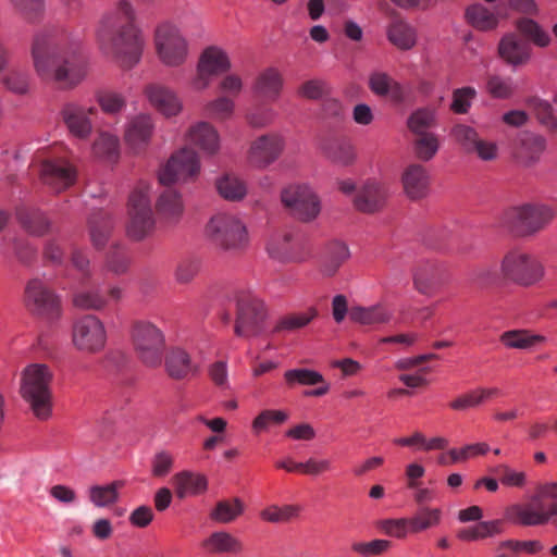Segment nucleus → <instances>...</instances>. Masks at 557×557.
<instances>
[{"mask_svg": "<svg viewBox=\"0 0 557 557\" xmlns=\"http://www.w3.org/2000/svg\"><path fill=\"white\" fill-rule=\"evenodd\" d=\"M30 54L37 76L61 89L75 88L86 76L82 40L65 28L49 27L37 32Z\"/></svg>", "mask_w": 557, "mask_h": 557, "instance_id": "f257e3e1", "label": "nucleus"}, {"mask_svg": "<svg viewBox=\"0 0 557 557\" xmlns=\"http://www.w3.org/2000/svg\"><path fill=\"white\" fill-rule=\"evenodd\" d=\"M96 36L100 50L119 67L131 70L140 62L146 38L129 0H117L101 16Z\"/></svg>", "mask_w": 557, "mask_h": 557, "instance_id": "f03ea898", "label": "nucleus"}, {"mask_svg": "<svg viewBox=\"0 0 557 557\" xmlns=\"http://www.w3.org/2000/svg\"><path fill=\"white\" fill-rule=\"evenodd\" d=\"M52 380L51 369L42 363L29 364L22 372L21 395L29 405L33 414L42 421L52 416Z\"/></svg>", "mask_w": 557, "mask_h": 557, "instance_id": "7ed1b4c3", "label": "nucleus"}, {"mask_svg": "<svg viewBox=\"0 0 557 557\" xmlns=\"http://www.w3.org/2000/svg\"><path fill=\"white\" fill-rule=\"evenodd\" d=\"M556 216L548 205L525 202L507 208L500 224L516 237H530L543 231Z\"/></svg>", "mask_w": 557, "mask_h": 557, "instance_id": "20e7f679", "label": "nucleus"}, {"mask_svg": "<svg viewBox=\"0 0 557 557\" xmlns=\"http://www.w3.org/2000/svg\"><path fill=\"white\" fill-rule=\"evenodd\" d=\"M209 240L220 250L232 253L244 251L249 245V235L244 222L235 215L220 213L206 226Z\"/></svg>", "mask_w": 557, "mask_h": 557, "instance_id": "39448f33", "label": "nucleus"}, {"mask_svg": "<svg viewBox=\"0 0 557 557\" xmlns=\"http://www.w3.org/2000/svg\"><path fill=\"white\" fill-rule=\"evenodd\" d=\"M152 41L156 55L164 66L181 67L186 63L189 44L173 22L158 23L153 29Z\"/></svg>", "mask_w": 557, "mask_h": 557, "instance_id": "423d86ee", "label": "nucleus"}, {"mask_svg": "<svg viewBox=\"0 0 557 557\" xmlns=\"http://www.w3.org/2000/svg\"><path fill=\"white\" fill-rule=\"evenodd\" d=\"M502 278L530 287L544 278L545 268L533 255L521 248L509 249L500 260Z\"/></svg>", "mask_w": 557, "mask_h": 557, "instance_id": "0eeeda50", "label": "nucleus"}, {"mask_svg": "<svg viewBox=\"0 0 557 557\" xmlns=\"http://www.w3.org/2000/svg\"><path fill=\"white\" fill-rule=\"evenodd\" d=\"M133 344L138 359L149 368L159 367L162 362L165 337L154 324L140 321L133 327Z\"/></svg>", "mask_w": 557, "mask_h": 557, "instance_id": "6e6552de", "label": "nucleus"}, {"mask_svg": "<svg viewBox=\"0 0 557 557\" xmlns=\"http://www.w3.org/2000/svg\"><path fill=\"white\" fill-rule=\"evenodd\" d=\"M149 186L139 185L129 196L127 235L134 240H141L154 227Z\"/></svg>", "mask_w": 557, "mask_h": 557, "instance_id": "1a4fd4ad", "label": "nucleus"}, {"mask_svg": "<svg viewBox=\"0 0 557 557\" xmlns=\"http://www.w3.org/2000/svg\"><path fill=\"white\" fill-rule=\"evenodd\" d=\"M236 302L235 334L240 337L259 335L264 329L267 317L263 302L249 292L238 293Z\"/></svg>", "mask_w": 557, "mask_h": 557, "instance_id": "9d476101", "label": "nucleus"}, {"mask_svg": "<svg viewBox=\"0 0 557 557\" xmlns=\"http://www.w3.org/2000/svg\"><path fill=\"white\" fill-rule=\"evenodd\" d=\"M26 308L47 321H55L62 314L61 298L39 278L30 280L25 287Z\"/></svg>", "mask_w": 557, "mask_h": 557, "instance_id": "9b49d317", "label": "nucleus"}, {"mask_svg": "<svg viewBox=\"0 0 557 557\" xmlns=\"http://www.w3.org/2000/svg\"><path fill=\"white\" fill-rule=\"evenodd\" d=\"M200 173V160L196 151L184 147L174 152L159 171L162 185L195 181Z\"/></svg>", "mask_w": 557, "mask_h": 557, "instance_id": "f8f14e48", "label": "nucleus"}, {"mask_svg": "<svg viewBox=\"0 0 557 557\" xmlns=\"http://www.w3.org/2000/svg\"><path fill=\"white\" fill-rule=\"evenodd\" d=\"M107 333L102 321L94 314H85L73 322L72 344L83 352L97 354L106 345Z\"/></svg>", "mask_w": 557, "mask_h": 557, "instance_id": "ddd939ff", "label": "nucleus"}, {"mask_svg": "<svg viewBox=\"0 0 557 557\" xmlns=\"http://www.w3.org/2000/svg\"><path fill=\"white\" fill-rule=\"evenodd\" d=\"M281 200L292 215L302 222L313 221L321 211L320 199L307 185H290L283 189Z\"/></svg>", "mask_w": 557, "mask_h": 557, "instance_id": "4468645a", "label": "nucleus"}, {"mask_svg": "<svg viewBox=\"0 0 557 557\" xmlns=\"http://www.w3.org/2000/svg\"><path fill=\"white\" fill-rule=\"evenodd\" d=\"M557 517V502L554 500L545 506L543 502H530L525 504H512L505 509V520L522 525L537 527L545 525Z\"/></svg>", "mask_w": 557, "mask_h": 557, "instance_id": "2eb2a0df", "label": "nucleus"}, {"mask_svg": "<svg viewBox=\"0 0 557 557\" xmlns=\"http://www.w3.org/2000/svg\"><path fill=\"white\" fill-rule=\"evenodd\" d=\"M284 148L285 140L282 135L277 133L263 134L251 141L247 160L256 169H265L281 157Z\"/></svg>", "mask_w": 557, "mask_h": 557, "instance_id": "dca6fc26", "label": "nucleus"}, {"mask_svg": "<svg viewBox=\"0 0 557 557\" xmlns=\"http://www.w3.org/2000/svg\"><path fill=\"white\" fill-rule=\"evenodd\" d=\"M231 67L227 54L220 48L209 47L200 55L197 74L191 81L195 90H203L211 84L214 76L220 75Z\"/></svg>", "mask_w": 557, "mask_h": 557, "instance_id": "f3484780", "label": "nucleus"}, {"mask_svg": "<svg viewBox=\"0 0 557 557\" xmlns=\"http://www.w3.org/2000/svg\"><path fill=\"white\" fill-rule=\"evenodd\" d=\"M39 175L45 186L54 193H60L75 183L77 171L67 160L55 158L41 163Z\"/></svg>", "mask_w": 557, "mask_h": 557, "instance_id": "a211bd4d", "label": "nucleus"}, {"mask_svg": "<svg viewBox=\"0 0 557 557\" xmlns=\"http://www.w3.org/2000/svg\"><path fill=\"white\" fill-rule=\"evenodd\" d=\"M96 113L95 107H84L77 102H66L60 111L69 133L81 140H86L91 135L94 126L90 116Z\"/></svg>", "mask_w": 557, "mask_h": 557, "instance_id": "6ab92c4d", "label": "nucleus"}, {"mask_svg": "<svg viewBox=\"0 0 557 557\" xmlns=\"http://www.w3.org/2000/svg\"><path fill=\"white\" fill-rule=\"evenodd\" d=\"M144 94L150 104L165 116H174L182 110V102L176 92L160 83H150Z\"/></svg>", "mask_w": 557, "mask_h": 557, "instance_id": "aec40b11", "label": "nucleus"}, {"mask_svg": "<svg viewBox=\"0 0 557 557\" xmlns=\"http://www.w3.org/2000/svg\"><path fill=\"white\" fill-rule=\"evenodd\" d=\"M443 283V269L435 261H423L413 271V286L424 296H432Z\"/></svg>", "mask_w": 557, "mask_h": 557, "instance_id": "412c9836", "label": "nucleus"}, {"mask_svg": "<svg viewBox=\"0 0 557 557\" xmlns=\"http://www.w3.org/2000/svg\"><path fill=\"white\" fill-rule=\"evenodd\" d=\"M401 183L406 196L411 200L426 197L430 187V175L426 169L418 163L409 164L403 172Z\"/></svg>", "mask_w": 557, "mask_h": 557, "instance_id": "4be33fe9", "label": "nucleus"}, {"mask_svg": "<svg viewBox=\"0 0 557 557\" xmlns=\"http://www.w3.org/2000/svg\"><path fill=\"white\" fill-rule=\"evenodd\" d=\"M386 197L387 191L382 184L368 181L357 190L354 206L360 212L373 213L384 206Z\"/></svg>", "mask_w": 557, "mask_h": 557, "instance_id": "5701e85b", "label": "nucleus"}, {"mask_svg": "<svg viewBox=\"0 0 557 557\" xmlns=\"http://www.w3.org/2000/svg\"><path fill=\"white\" fill-rule=\"evenodd\" d=\"M545 148L546 140L544 137L524 132L516 140L515 156L521 164L531 166L540 161Z\"/></svg>", "mask_w": 557, "mask_h": 557, "instance_id": "b1692460", "label": "nucleus"}, {"mask_svg": "<svg viewBox=\"0 0 557 557\" xmlns=\"http://www.w3.org/2000/svg\"><path fill=\"white\" fill-rule=\"evenodd\" d=\"M323 156L332 163L348 166L356 160V152L350 140L344 136H330L321 144Z\"/></svg>", "mask_w": 557, "mask_h": 557, "instance_id": "393cba45", "label": "nucleus"}, {"mask_svg": "<svg viewBox=\"0 0 557 557\" xmlns=\"http://www.w3.org/2000/svg\"><path fill=\"white\" fill-rule=\"evenodd\" d=\"M498 53L508 64L519 66L530 60L531 46L517 34L510 33L500 39Z\"/></svg>", "mask_w": 557, "mask_h": 557, "instance_id": "a878e982", "label": "nucleus"}, {"mask_svg": "<svg viewBox=\"0 0 557 557\" xmlns=\"http://www.w3.org/2000/svg\"><path fill=\"white\" fill-rule=\"evenodd\" d=\"M153 132V123L149 115L140 114L126 126L125 141L127 146L135 152H141L149 144Z\"/></svg>", "mask_w": 557, "mask_h": 557, "instance_id": "bb28decb", "label": "nucleus"}, {"mask_svg": "<svg viewBox=\"0 0 557 557\" xmlns=\"http://www.w3.org/2000/svg\"><path fill=\"white\" fill-rule=\"evenodd\" d=\"M164 368L168 375L174 380H185L198 372V367L190 355L181 347H173L168 351Z\"/></svg>", "mask_w": 557, "mask_h": 557, "instance_id": "cd10ccee", "label": "nucleus"}, {"mask_svg": "<svg viewBox=\"0 0 557 557\" xmlns=\"http://www.w3.org/2000/svg\"><path fill=\"white\" fill-rule=\"evenodd\" d=\"M186 139L208 156H214L220 149L219 134L208 122H199L193 125L186 135Z\"/></svg>", "mask_w": 557, "mask_h": 557, "instance_id": "c85d7f7f", "label": "nucleus"}, {"mask_svg": "<svg viewBox=\"0 0 557 557\" xmlns=\"http://www.w3.org/2000/svg\"><path fill=\"white\" fill-rule=\"evenodd\" d=\"M15 215L21 227L29 235L44 236L50 230V220L38 208L22 206L16 209Z\"/></svg>", "mask_w": 557, "mask_h": 557, "instance_id": "c756f323", "label": "nucleus"}, {"mask_svg": "<svg viewBox=\"0 0 557 557\" xmlns=\"http://www.w3.org/2000/svg\"><path fill=\"white\" fill-rule=\"evenodd\" d=\"M201 547L209 554L237 555L244 550L243 542L227 531H214L201 542Z\"/></svg>", "mask_w": 557, "mask_h": 557, "instance_id": "7c9ffc66", "label": "nucleus"}, {"mask_svg": "<svg viewBox=\"0 0 557 557\" xmlns=\"http://www.w3.org/2000/svg\"><path fill=\"white\" fill-rule=\"evenodd\" d=\"M297 243L289 231H278L274 233L268 244L267 251L269 256L282 262L295 261Z\"/></svg>", "mask_w": 557, "mask_h": 557, "instance_id": "2f4dec72", "label": "nucleus"}, {"mask_svg": "<svg viewBox=\"0 0 557 557\" xmlns=\"http://www.w3.org/2000/svg\"><path fill=\"white\" fill-rule=\"evenodd\" d=\"M112 216L102 210L94 212L88 220L89 237L92 246L100 250L109 243L113 231Z\"/></svg>", "mask_w": 557, "mask_h": 557, "instance_id": "473e14b6", "label": "nucleus"}, {"mask_svg": "<svg viewBox=\"0 0 557 557\" xmlns=\"http://www.w3.org/2000/svg\"><path fill=\"white\" fill-rule=\"evenodd\" d=\"M284 78L276 67H267L256 78L255 92L268 100H276L283 89Z\"/></svg>", "mask_w": 557, "mask_h": 557, "instance_id": "72a5a7b5", "label": "nucleus"}, {"mask_svg": "<svg viewBox=\"0 0 557 557\" xmlns=\"http://www.w3.org/2000/svg\"><path fill=\"white\" fill-rule=\"evenodd\" d=\"M349 318L362 325L387 324L393 318V311L386 305L379 302L369 307H352Z\"/></svg>", "mask_w": 557, "mask_h": 557, "instance_id": "f704fd0d", "label": "nucleus"}, {"mask_svg": "<svg viewBox=\"0 0 557 557\" xmlns=\"http://www.w3.org/2000/svg\"><path fill=\"white\" fill-rule=\"evenodd\" d=\"M156 207L160 216L168 223H176L184 212L182 197L172 188H165L160 194Z\"/></svg>", "mask_w": 557, "mask_h": 557, "instance_id": "c9c22d12", "label": "nucleus"}, {"mask_svg": "<svg viewBox=\"0 0 557 557\" xmlns=\"http://www.w3.org/2000/svg\"><path fill=\"white\" fill-rule=\"evenodd\" d=\"M176 496L181 499L189 495H198L207 490L208 482L205 475L183 471L172 478Z\"/></svg>", "mask_w": 557, "mask_h": 557, "instance_id": "e433bc0d", "label": "nucleus"}, {"mask_svg": "<svg viewBox=\"0 0 557 557\" xmlns=\"http://www.w3.org/2000/svg\"><path fill=\"white\" fill-rule=\"evenodd\" d=\"M369 87L376 96H388L395 102H401L405 98L401 85L384 72H373L369 77Z\"/></svg>", "mask_w": 557, "mask_h": 557, "instance_id": "4c0bfd02", "label": "nucleus"}, {"mask_svg": "<svg viewBox=\"0 0 557 557\" xmlns=\"http://www.w3.org/2000/svg\"><path fill=\"white\" fill-rule=\"evenodd\" d=\"M388 40L401 50H409L416 45V30L398 15L394 16L387 28Z\"/></svg>", "mask_w": 557, "mask_h": 557, "instance_id": "58836bf2", "label": "nucleus"}, {"mask_svg": "<svg viewBox=\"0 0 557 557\" xmlns=\"http://www.w3.org/2000/svg\"><path fill=\"white\" fill-rule=\"evenodd\" d=\"M348 246L339 240L331 242L325 249L321 271L325 276H333L338 269L349 259Z\"/></svg>", "mask_w": 557, "mask_h": 557, "instance_id": "ea45409f", "label": "nucleus"}, {"mask_svg": "<svg viewBox=\"0 0 557 557\" xmlns=\"http://www.w3.org/2000/svg\"><path fill=\"white\" fill-rule=\"evenodd\" d=\"M245 511V504L238 497L219 500L209 513V518L221 524L234 522Z\"/></svg>", "mask_w": 557, "mask_h": 557, "instance_id": "a19ab883", "label": "nucleus"}, {"mask_svg": "<svg viewBox=\"0 0 557 557\" xmlns=\"http://www.w3.org/2000/svg\"><path fill=\"white\" fill-rule=\"evenodd\" d=\"M503 532V521L499 519L480 521L474 525L459 529L457 537L461 541H479L493 537Z\"/></svg>", "mask_w": 557, "mask_h": 557, "instance_id": "79ce46f5", "label": "nucleus"}, {"mask_svg": "<svg viewBox=\"0 0 557 557\" xmlns=\"http://www.w3.org/2000/svg\"><path fill=\"white\" fill-rule=\"evenodd\" d=\"M500 343L507 348L531 349L546 341L543 335L533 334L528 330H510L499 337Z\"/></svg>", "mask_w": 557, "mask_h": 557, "instance_id": "37998d69", "label": "nucleus"}, {"mask_svg": "<svg viewBox=\"0 0 557 557\" xmlns=\"http://www.w3.org/2000/svg\"><path fill=\"white\" fill-rule=\"evenodd\" d=\"M500 269L497 270L492 263H482L473 267L468 273V281L479 288H487L499 282Z\"/></svg>", "mask_w": 557, "mask_h": 557, "instance_id": "c03bdc74", "label": "nucleus"}, {"mask_svg": "<svg viewBox=\"0 0 557 557\" xmlns=\"http://www.w3.org/2000/svg\"><path fill=\"white\" fill-rule=\"evenodd\" d=\"M466 18L470 25L483 32L494 29L498 24L494 12L480 3L472 4L466 10Z\"/></svg>", "mask_w": 557, "mask_h": 557, "instance_id": "a18cd8bd", "label": "nucleus"}, {"mask_svg": "<svg viewBox=\"0 0 557 557\" xmlns=\"http://www.w3.org/2000/svg\"><path fill=\"white\" fill-rule=\"evenodd\" d=\"M124 486L123 481H114L107 485H94L89 488V499L97 507H108L119 499V491Z\"/></svg>", "mask_w": 557, "mask_h": 557, "instance_id": "49530a36", "label": "nucleus"}, {"mask_svg": "<svg viewBox=\"0 0 557 557\" xmlns=\"http://www.w3.org/2000/svg\"><path fill=\"white\" fill-rule=\"evenodd\" d=\"M442 511L438 508L421 506L417 512L409 518L410 532L420 533L440 524Z\"/></svg>", "mask_w": 557, "mask_h": 557, "instance_id": "de8ad7c7", "label": "nucleus"}, {"mask_svg": "<svg viewBox=\"0 0 557 557\" xmlns=\"http://www.w3.org/2000/svg\"><path fill=\"white\" fill-rule=\"evenodd\" d=\"M317 315L318 310L314 307H310L304 312L288 313L277 321L274 332H293L302 329L317 318Z\"/></svg>", "mask_w": 557, "mask_h": 557, "instance_id": "09e8293b", "label": "nucleus"}, {"mask_svg": "<svg viewBox=\"0 0 557 557\" xmlns=\"http://www.w3.org/2000/svg\"><path fill=\"white\" fill-rule=\"evenodd\" d=\"M216 189L221 197L231 201L242 200L247 194L245 183L235 175L225 174L216 181Z\"/></svg>", "mask_w": 557, "mask_h": 557, "instance_id": "8fccbe9b", "label": "nucleus"}, {"mask_svg": "<svg viewBox=\"0 0 557 557\" xmlns=\"http://www.w3.org/2000/svg\"><path fill=\"white\" fill-rule=\"evenodd\" d=\"M107 304L108 297L99 288L82 289L73 296V305L83 310H101Z\"/></svg>", "mask_w": 557, "mask_h": 557, "instance_id": "3c124183", "label": "nucleus"}, {"mask_svg": "<svg viewBox=\"0 0 557 557\" xmlns=\"http://www.w3.org/2000/svg\"><path fill=\"white\" fill-rule=\"evenodd\" d=\"M92 152L97 158L115 161L119 157V139L116 136L102 132L92 144Z\"/></svg>", "mask_w": 557, "mask_h": 557, "instance_id": "603ef678", "label": "nucleus"}, {"mask_svg": "<svg viewBox=\"0 0 557 557\" xmlns=\"http://www.w3.org/2000/svg\"><path fill=\"white\" fill-rule=\"evenodd\" d=\"M440 149L438 137L434 133H423L416 135L413 140V151L421 161H430Z\"/></svg>", "mask_w": 557, "mask_h": 557, "instance_id": "864d4df0", "label": "nucleus"}, {"mask_svg": "<svg viewBox=\"0 0 557 557\" xmlns=\"http://www.w3.org/2000/svg\"><path fill=\"white\" fill-rule=\"evenodd\" d=\"M234 101L227 96H220L214 100L209 101L205 108V115L209 119L216 121L228 120L234 112Z\"/></svg>", "mask_w": 557, "mask_h": 557, "instance_id": "5fc2aeb1", "label": "nucleus"}, {"mask_svg": "<svg viewBox=\"0 0 557 557\" xmlns=\"http://www.w3.org/2000/svg\"><path fill=\"white\" fill-rule=\"evenodd\" d=\"M516 24L520 34L536 46L546 47L549 44V35L535 21L523 17L518 20Z\"/></svg>", "mask_w": 557, "mask_h": 557, "instance_id": "6e6d98bb", "label": "nucleus"}, {"mask_svg": "<svg viewBox=\"0 0 557 557\" xmlns=\"http://www.w3.org/2000/svg\"><path fill=\"white\" fill-rule=\"evenodd\" d=\"M435 125V111L422 108L414 111L408 119V127L414 135L429 133L428 129Z\"/></svg>", "mask_w": 557, "mask_h": 557, "instance_id": "4d7b16f0", "label": "nucleus"}, {"mask_svg": "<svg viewBox=\"0 0 557 557\" xmlns=\"http://www.w3.org/2000/svg\"><path fill=\"white\" fill-rule=\"evenodd\" d=\"M451 138L466 151L470 152L479 140L478 132L466 124L457 123L450 129Z\"/></svg>", "mask_w": 557, "mask_h": 557, "instance_id": "13d9d810", "label": "nucleus"}, {"mask_svg": "<svg viewBox=\"0 0 557 557\" xmlns=\"http://www.w3.org/2000/svg\"><path fill=\"white\" fill-rule=\"evenodd\" d=\"M284 379L290 387L295 384L317 385L324 382L323 376L319 372L305 368L286 371L284 373Z\"/></svg>", "mask_w": 557, "mask_h": 557, "instance_id": "bf43d9fd", "label": "nucleus"}, {"mask_svg": "<svg viewBox=\"0 0 557 557\" xmlns=\"http://www.w3.org/2000/svg\"><path fill=\"white\" fill-rule=\"evenodd\" d=\"M129 265V258L119 244H113L106 257V268L108 271L121 275L124 274Z\"/></svg>", "mask_w": 557, "mask_h": 557, "instance_id": "052dcab7", "label": "nucleus"}, {"mask_svg": "<svg viewBox=\"0 0 557 557\" xmlns=\"http://www.w3.org/2000/svg\"><path fill=\"white\" fill-rule=\"evenodd\" d=\"M14 9L30 23L44 16L45 0H10Z\"/></svg>", "mask_w": 557, "mask_h": 557, "instance_id": "680f3d73", "label": "nucleus"}, {"mask_svg": "<svg viewBox=\"0 0 557 557\" xmlns=\"http://www.w3.org/2000/svg\"><path fill=\"white\" fill-rule=\"evenodd\" d=\"M298 513L299 507L295 505L270 506L260 512V517L268 522L282 523L296 518Z\"/></svg>", "mask_w": 557, "mask_h": 557, "instance_id": "e2e57ef3", "label": "nucleus"}, {"mask_svg": "<svg viewBox=\"0 0 557 557\" xmlns=\"http://www.w3.org/2000/svg\"><path fill=\"white\" fill-rule=\"evenodd\" d=\"M475 97L476 90L473 87L467 86L455 89L453 91L450 110L456 114L468 113Z\"/></svg>", "mask_w": 557, "mask_h": 557, "instance_id": "0e129e2a", "label": "nucleus"}, {"mask_svg": "<svg viewBox=\"0 0 557 557\" xmlns=\"http://www.w3.org/2000/svg\"><path fill=\"white\" fill-rule=\"evenodd\" d=\"M288 416L282 410H263L252 421V430L256 433L268 430L271 425H278L287 420Z\"/></svg>", "mask_w": 557, "mask_h": 557, "instance_id": "69168bd1", "label": "nucleus"}, {"mask_svg": "<svg viewBox=\"0 0 557 557\" xmlns=\"http://www.w3.org/2000/svg\"><path fill=\"white\" fill-rule=\"evenodd\" d=\"M391 547L392 542L383 539H376L370 542H355L351 544V549L363 557L383 555Z\"/></svg>", "mask_w": 557, "mask_h": 557, "instance_id": "338daca9", "label": "nucleus"}, {"mask_svg": "<svg viewBox=\"0 0 557 557\" xmlns=\"http://www.w3.org/2000/svg\"><path fill=\"white\" fill-rule=\"evenodd\" d=\"M96 99L101 110L109 114L119 113L126 106L124 97L114 91H99L96 95Z\"/></svg>", "mask_w": 557, "mask_h": 557, "instance_id": "774afa93", "label": "nucleus"}]
</instances>
